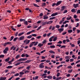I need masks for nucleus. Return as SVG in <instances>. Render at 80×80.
I'll return each mask as SVG.
<instances>
[{"label":"nucleus","mask_w":80,"mask_h":80,"mask_svg":"<svg viewBox=\"0 0 80 80\" xmlns=\"http://www.w3.org/2000/svg\"><path fill=\"white\" fill-rule=\"evenodd\" d=\"M30 62V60H27L26 62H18L15 64V66H17L18 65H20V63H29Z\"/></svg>","instance_id":"nucleus-1"},{"label":"nucleus","mask_w":80,"mask_h":80,"mask_svg":"<svg viewBox=\"0 0 80 80\" xmlns=\"http://www.w3.org/2000/svg\"><path fill=\"white\" fill-rule=\"evenodd\" d=\"M8 51V48H5L3 51L4 53H7V52Z\"/></svg>","instance_id":"nucleus-2"},{"label":"nucleus","mask_w":80,"mask_h":80,"mask_svg":"<svg viewBox=\"0 0 80 80\" xmlns=\"http://www.w3.org/2000/svg\"><path fill=\"white\" fill-rule=\"evenodd\" d=\"M58 30L59 31V33H62V32L64 30V29L63 28H60L58 29Z\"/></svg>","instance_id":"nucleus-3"},{"label":"nucleus","mask_w":80,"mask_h":80,"mask_svg":"<svg viewBox=\"0 0 80 80\" xmlns=\"http://www.w3.org/2000/svg\"><path fill=\"white\" fill-rule=\"evenodd\" d=\"M24 38H25V36H22L19 38V40H24Z\"/></svg>","instance_id":"nucleus-4"},{"label":"nucleus","mask_w":80,"mask_h":80,"mask_svg":"<svg viewBox=\"0 0 80 80\" xmlns=\"http://www.w3.org/2000/svg\"><path fill=\"white\" fill-rule=\"evenodd\" d=\"M58 15V13L56 12L55 13H53L51 15V17H54V16H56Z\"/></svg>","instance_id":"nucleus-5"},{"label":"nucleus","mask_w":80,"mask_h":80,"mask_svg":"<svg viewBox=\"0 0 80 80\" xmlns=\"http://www.w3.org/2000/svg\"><path fill=\"white\" fill-rule=\"evenodd\" d=\"M62 2V1H58L57 2L56 4V6H58V5H59L60 4H61Z\"/></svg>","instance_id":"nucleus-6"},{"label":"nucleus","mask_w":80,"mask_h":80,"mask_svg":"<svg viewBox=\"0 0 80 80\" xmlns=\"http://www.w3.org/2000/svg\"><path fill=\"white\" fill-rule=\"evenodd\" d=\"M79 5V4H74L73 6L74 7V8H77V7H78V6Z\"/></svg>","instance_id":"nucleus-7"},{"label":"nucleus","mask_w":80,"mask_h":80,"mask_svg":"<svg viewBox=\"0 0 80 80\" xmlns=\"http://www.w3.org/2000/svg\"><path fill=\"white\" fill-rule=\"evenodd\" d=\"M35 42H32L29 45V47H32L33 45V44H35Z\"/></svg>","instance_id":"nucleus-8"},{"label":"nucleus","mask_w":80,"mask_h":80,"mask_svg":"<svg viewBox=\"0 0 80 80\" xmlns=\"http://www.w3.org/2000/svg\"><path fill=\"white\" fill-rule=\"evenodd\" d=\"M14 58H12V59H11V58L10 57L8 58H7L5 60H14Z\"/></svg>","instance_id":"nucleus-9"},{"label":"nucleus","mask_w":80,"mask_h":80,"mask_svg":"<svg viewBox=\"0 0 80 80\" xmlns=\"http://www.w3.org/2000/svg\"><path fill=\"white\" fill-rule=\"evenodd\" d=\"M53 22V21H49L48 22H47L46 23L48 25H49V24H51V23H52Z\"/></svg>","instance_id":"nucleus-10"},{"label":"nucleus","mask_w":80,"mask_h":80,"mask_svg":"<svg viewBox=\"0 0 80 80\" xmlns=\"http://www.w3.org/2000/svg\"><path fill=\"white\" fill-rule=\"evenodd\" d=\"M65 6H62V7L61 8V11H63V10H64L65 9Z\"/></svg>","instance_id":"nucleus-11"},{"label":"nucleus","mask_w":80,"mask_h":80,"mask_svg":"<svg viewBox=\"0 0 80 80\" xmlns=\"http://www.w3.org/2000/svg\"><path fill=\"white\" fill-rule=\"evenodd\" d=\"M48 17L46 15H44L43 16V19L44 20H46V19H48Z\"/></svg>","instance_id":"nucleus-12"},{"label":"nucleus","mask_w":80,"mask_h":80,"mask_svg":"<svg viewBox=\"0 0 80 80\" xmlns=\"http://www.w3.org/2000/svg\"><path fill=\"white\" fill-rule=\"evenodd\" d=\"M7 78L6 77H5L4 78L2 77L0 78V80H5Z\"/></svg>","instance_id":"nucleus-13"},{"label":"nucleus","mask_w":80,"mask_h":80,"mask_svg":"<svg viewBox=\"0 0 80 80\" xmlns=\"http://www.w3.org/2000/svg\"><path fill=\"white\" fill-rule=\"evenodd\" d=\"M54 38V36H52L51 38H49V42H52V39Z\"/></svg>","instance_id":"nucleus-14"},{"label":"nucleus","mask_w":80,"mask_h":80,"mask_svg":"<svg viewBox=\"0 0 80 80\" xmlns=\"http://www.w3.org/2000/svg\"><path fill=\"white\" fill-rule=\"evenodd\" d=\"M24 24L25 25H28V22L27 21H25L24 22Z\"/></svg>","instance_id":"nucleus-15"},{"label":"nucleus","mask_w":80,"mask_h":80,"mask_svg":"<svg viewBox=\"0 0 80 80\" xmlns=\"http://www.w3.org/2000/svg\"><path fill=\"white\" fill-rule=\"evenodd\" d=\"M43 44H41V43H40L38 45V46L39 47H42V46H43Z\"/></svg>","instance_id":"nucleus-16"},{"label":"nucleus","mask_w":80,"mask_h":80,"mask_svg":"<svg viewBox=\"0 0 80 80\" xmlns=\"http://www.w3.org/2000/svg\"><path fill=\"white\" fill-rule=\"evenodd\" d=\"M47 78H48V79H52V76H47Z\"/></svg>","instance_id":"nucleus-17"},{"label":"nucleus","mask_w":80,"mask_h":80,"mask_svg":"<svg viewBox=\"0 0 80 80\" xmlns=\"http://www.w3.org/2000/svg\"><path fill=\"white\" fill-rule=\"evenodd\" d=\"M68 22H69V21H65L63 22H62L63 24H66L67 23H68Z\"/></svg>","instance_id":"nucleus-18"},{"label":"nucleus","mask_w":80,"mask_h":80,"mask_svg":"<svg viewBox=\"0 0 80 80\" xmlns=\"http://www.w3.org/2000/svg\"><path fill=\"white\" fill-rule=\"evenodd\" d=\"M24 33V32H22L21 33H20L18 34V37H20V36H22V35H23V34Z\"/></svg>","instance_id":"nucleus-19"},{"label":"nucleus","mask_w":80,"mask_h":80,"mask_svg":"<svg viewBox=\"0 0 80 80\" xmlns=\"http://www.w3.org/2000/svg\"><path fill=\"white\" fill-rule=\"evenodd\" d=\"M19 21H20V22H25V19H20L19 20Z\"/></svg>","instance_id":"nucleus-20"},{"label":"nucleus","mask_w":80,"mask_h":80,"mask_svg":"<svg viewBox=\"0 0 80 80\" xmlns=\"http://www.w3.org/2000/svg\"><path fill=\"white\" fill-rule=\"evenodd\" d=\"M71 12H76V11H75V8H73L71 10Z\"/></svg>","instance_id":"nucleus-21"},{"label":"nucleus","mask_w":80,"mask_h":80,"mask_svg":"<svg viewBox=\"0 0 80 80\" xmlns=\"http://www.w3.org/2000/svg\"><path fill=\"white\" fill-rule=\"evenodd\" d=\"M33 5L35 7H38V8L40 7V6H39L38 5H37V4H35V3H33Z\"/></svg>","instance_id":"nucleus-22"},{"label":"nucleus","mask_w":80,"mask_h":80,"mask_svg":"<svg viewBox=\"0 0 80 80\" xmlns=\"http://www.w3.org/2000/svg\"><path fill=\"white\" fill-rule=\"evenodd\" d=\"M70 45H71L72 47H75V45H74V44H72L71 43H70Z\"/></svg>","instance_id":"nucleus-23"},{"label":"nucleus","mask_w":80,"mask_h":80,"mask_svg":"<svg viewBox=\"0 0 80 80\" xmlns=\"http://www.w3.org/2000/svg\"><path fill=\"white\" fill-rule=\"evenodd\" d=\"M27 60V58H21L19 60Z\"/></svg>","instance_id":"nucleus-24"},{"label":"nucleus","mask_w":80,"mask_h":80,"mask_svg":"<svg viewBox=\"0 0 80 80\" xmlns=\"http://www.w3.org/2000/svg\"><path fill=\"white\" fill-rule=\"evenodd\" d=\"M45 5H46V3H42V7H45Z\"/></svg>","instance_id":"nucleus-25"},{"label":"nucleus","mask_w":80,"mask_h":80,"mask_svg":"<svg viewBox=\"0 0 80 80\" xmlns=\"http://www.w3.org/2000/svg\"><path fill=\"white\" fill-rule=\"evenodd\" d=\"M79 21H80V19H79L78 18H76L75 20V21L76 22H79Z\"/></svg>","instance_id":"nucleus-26"},{"label":"nucleus","mask_w":80,"mask_h":80,"mask_svg":"<svg viewBox=\"0 0 80 80\" xmlns=\"http://www.w3.org/2000/svg\"><path fill=\"white\" fill-rule=\"evenodd\" d=\"M49 53H55V52L52 50L49 51Z\"/></svg>","instance_id":"nucleus-27"},{"label":"nucleus","mask_w":80,"mask_h":80,"mask_svg":"<svg viewBox=\"0 0 80 80\" xmlns=\"http://www.w3.org/2000/svg\"><path fill=\"white\" fill-rule=\"evenodd\" d=\"M12 67H13V66H8L7 67V68H8V69L12 68Z\"/></svg>","instance_id":"nucleus-28"},{"label":"nucleus","mask_w":80,"mask_h":80,"mask_svg":"<svg viewBox=\"0 0 80 80\" xmlns=\"http://www.w3.org/2000/svg\"><path fill=\"white\" fill-rule=\"evenodd\" d=\"M73 32V31L72 29L68 30V33H72Z\"/></svg>","instance_id":"nucleus-29"},{"label":"nucleus","mask_w":80,"mask_h":80,"mask_svg":"<svg viewBox=\"0 0 80 80\" xmlns=\"http://www.w3.org/2000/svg\"><path fill=\"white\" fill-rule=\"evenodd\" d=\"M30 40H28L26 41V44L27 45V44H28V43H29L30 42Z\"/></svg>","instance_id":"nucleus-30"},{"label":"nucleus","mask_w":80,"mask_h":80,"mask_svg":"<svg viewBox=\"0 0 80 80\" xmlns=\"http://www.w3.org/2000/svg\"><path fill=\"white\" fill-rule=\"evenodd\" d=\"M55 47V46L54 45L50 46V48H54Z\"/></svg>","instance_id":"nucleus-31"},{"label":"nucleus","mask_w":80,"mask_h":80,"mask_svg":"<svg viewBox=\"0 0 80 80\" xmlns=\"http://www.w3.org/2000/svg\"><path fill=\"white\" fill-rule=\"evenodd\" d=\"M32 35H30L27 37V38H32Z\"/></svg>","instance_id":"nucleus-32"},{"label":"nucleus","mask_w":80,"mask_h":80,"mask_svg":"<svg viewBox=\"0 0 80 80\" xmlns=\"http://www.w3.org/2000/svg\"><path fill=\"white\" fill-rule=\"evenodd\" d=\"M39 67H40V68H44V66L42 65H39Z\"/></svg>","instance_id":"nucleus-33"},{"label":"nucleus","mask_w":80,"mask_h":80,"mask_svg":"<svg viewBox=\"0 0 80 80\" xmlns=\"http://www.w3.org/2000/svg\"><path fill=\"white\" fill-rule=\"evenodd\" d=\"M20 75H24V72H20L19 73Z\"/></svg>","instance_id":"nucleus-34"},{"label":"nucleus","mask_w":80,"mask_h":80,"mask_svg":"<svg viewBox=\"0 0 80 80\" xmlns=\"http://www.w3.org/2000/svg\"><path fill=\"white\" fill-rule=\"evenodd\" d=\"M2 45L4 46V47H6V45H7V43L6 42L5 43H3V44H2Z\"/></svg>","instance_id":"nucleus-35"},{"label":"nucleus","mask_w":80,"mask_h":80,"mask_svg":"<svg viewBox=\"0 0 80 80\" xmlns=\"http://www.w3.org/2000/svg\"><path fill=\"white\" fill-rule=\"evenodd\" d=\"M65 18H66L65 17L63 18L62 19L61 21H62V22H64V21H65Z\"/></svg>","instance_id":"nucleus-36"},{"label":"nucleus","mask_w":80,"mask_h":80,"mask_svg":"<svg viewBox=\"0 0 80 80\" xmlns=\"http://www.w3.org/2000/svg\"><path fill=\"white\" fill-rule=\"evenodd\" d=\"M71 18H72V17H70V18H67L66 19L67 20H70V19Z\"/></svg>","instance_id":"nucleus-37"},{"label":"nucleus","mask_w":80,"mask_h":80,"mask_svg":"<svg viewBox=\"0 0 80 80\" xmlns=\"http://www.w3.org/2000/svg\"><path fill=\"white\" fill-rule=\"evenodd\" d=\"M66 41L67 42H70V40H69V39H66Z\"/></svg>","instance_id":"nucleus-38"},{"label":"nucleus","mask_w":80,"mask_h":80,"mask_svg":"<svg viewBox=\"0 0 80 80\" xmlns=\"http://www.w3.org/2000/svg\"><path fill=\"white\" fill-rule=\"evenodd\" d=\"M77 17H78V16H77V15H74L73 18H77Z\"/></svg>","instance_id":"nucleus-39"},{"label":"nucleus","mask_w":80,"mask_h":80,"mask_svg":"<svg viewBox=\"0 0 80 80\" xmlns=\"http://www.w3.org/2000/svg\"><path fill=\"white\" fill-rule=\"evenodd\" d=\"M73 70L71 69V70H68V73H72V72Z\"/></svg>","instance_id":"nucleus-40"},{"label":"nucleus","mask_w":80,"mask_h":80,"mask_svg":"<svg viewBox=\"0 0 80 80\" xmlns=\"http://www.w3.org/2000/svg\"><path fill=\"white\" fill-rule=\"evenodd\" d=\"M55 27L57 28H59H59H60V25H56L55 26Z\"/></svg>","instance_id":"nucleus-41"},{"label":"nucleus","mask_w":80,"mask_h":80,"mask_svg":"<svg viewBox=\"0 0 80 80\" xmlns=\"http://www.w3.org/2000/svg\"><path fill=\"white\" fill-rule=\"evenodd\" d=\"M46 42H47V41L46 40H45L42 42V43H43V44H44Z\"/></svg>","instance_id":"nucleus-42"},{"label":"nucleus","mask_w":80,"mask_h":80,"mask_svg":"<svg viewBox=\"0 0 80 80\" xmlns=\"http://www.w3.org/2000/svg\"><path fill=\"white\" fill-rule=\"evenodd\" d=\"M12 43V42H6V44L7 45H10Z\"/></svg>","instance_id":"nucleus-43"},{"label":"nucleus","mask_w":80,"mask_h":80,"mask_svg":"<svg viewBox=\"0 0 80 80\" xmlns=\"http://www.w3.org/2000/svg\"><path fill=\"white\" fill-rule=\"evenodd\" d=\"M4 56L5 55L2 54L0 55V58H3V57H4Z\"/></svg>","instance_id":"nucleus-44"},{"label":"nucleus","mask_w":80,"mask_h":80,"mask_svg":"<svg viewBox=\"0 0 80 80\" xmlns=\"http://www.w3.org/2000/svg\"><path fill=\"white\" fill-rule=\"evenodd\" d=\"M55 18H56L55 17L51 18H49V20H53V19H55Z\"/></svg>","instance_id":"nucleus-45"},{"label":"nucleus","mask_w":80,"mask_h":80,"mask_svg":"<svg viewBox=\"0 0 80 80\" xmlns=\"http://www.w3.org/2000/svg\"><path fill=\"white\" fill-rule=\"evenodd\" d=\"M57 43L59 44H62V41H59L58 42H57Z\"/></svg>","instance_id":"nucleus-46"},{"label":"nucleus","mask_w":80,"mask_h":80,"mask_svg":"<svg viewBox=\"0 0 80 80\" xmlns=\"http://www.w3.org/2000/svg\"><path fill=\"white\" fill-rule=\"evenodd\" d=\"M13 38H14V37H13V36H12L10 38L11 39L10 40V41H12V40L13 39Z\"/></svg>","instance_id":"nucleus-47"},{"label":"nucleus","mask_w":80,"mask_h":80,"mask_svg":"<svg viewBox=\"0 0 80 80\" xmlns=\"http://www.w3.org/2000/svg\"><path fill=\"white\" fill-rule=\"evenodd\" d=\"M32 35L33 37H37V35L36 34H32Z\"/></svg>","instance_id":"nucleus-48"},{"label":"nucleus","mask_w":80,"mask_h":80,"mask_svg":"<svg viewBox=\"0 0 80 80\" xmlns=\"http://www.w3.org/2000/svg\"><path fill=\"white\" fill-rule=\"evenodd\" d=\"M13 61V60L10 61L8 62V63H9V64H12L11 63Z\"/></svg>","instance_id":"nucleus-49"},{"label":"nucleus","mask_w":80,"mask_h":80,"mask_svg":"<svg viewBox=\"0 0 80 80\" xmlns=\"http://www.w3.org/2000/svg\"><path fill=\"white\" fill-rule=\"evenodd\" d=\"M57 38L56 37L54 38L53 40V41H54V42H55L56 41V40H57Z\"/></svg>","instance_id":"nucleus-50"},{"label":"nucleus","mask_w":80,"mask_h":80,"mask_svg":"<svg viewBox=\"0 0 80 80\" xmlns=\"http://www.w3.org/2000/svg\"><path fill=\"white\" fill-rule=\"evenodd\" d=\"M30 66H28L27 67L26 69L28 70H29L30 69Z\"/></svg>","instance_id":"nucleus-51"},{"label":"nucleus","mask_w":80,"mask_h":80,"mask_svg":"<svg viewBox=\"0 0 80 80\" xmlns=\"http://www.w3.org/2000/svg\"><path fill=\"white\" fill-rule=\"evenodd\" d=\"M57 80H61V79H62V77H58L57 78Z\"/></svg>","instance_id":"nucleus-52"},{"label":"nucleus","mask_w":80,"mask_h":80,"mask_svg":"<svg viewBox=\"0 0 80 80\" xmlns=\"http://www.w3.org/2000/svg\"><path fill=\"white\" fill-rule=\"evenodd\" d=\"M36 38H37V39H40V38H41V36H40L37 37H36Z\"/></svg>","instance_id":"nucleus-53"},{"label":"nucleus","mask_w":80,"mask_h":80,"mask_svg":"<svg viewBox=\"0 0 80 80\" xmlns=\"http://www.w3.org/2000/svg\"><path fill=\"white\" fill-rule=\"evenodd\" d=\"M17 40V38H15L13 40V42L16 41Z\"/></svg>","instance_id":"nucleus-54"},{"label":"nucleus","mask_w":80,"mask_h":80,"mask_svg":"<svg viewBox=\"0 0 80 80\" xmlns=\"http://www.w3.org/2000/svg\"><path fill=\"white\" fill-rule=\"evenodd\" d=\"M30 33H32V32H31V31L28 32L27 33V35H30Z\"/></svg>","instance_id":"nucleus-55"},{"label":"nucleus","mask_w":80,"mask_h":80,"mask_svg":"<svg viewBox=\"0 0 80 80\" xmlns=\"http://www.w3.org/2000/svg\"><path fill=\"white\" fill-rule=\"evenodd\" d=\"M29 72H30V71L26 70L24 72V73H29Z\"/></svg>","instance_id":"nucleus-56"},{"label":"nucleus","mask_w":80,"mask_h":80,"mask_svg":"<svg viewBox=\"0 0 80 80\" xmlns=\"http://www.w3.org/2000/svg\"><path fill=\"white\" fill-rule=\"evenodd\" d=\"M62 35H64L66 34H67V32H63L62 33Z\"/></svg>","instance_id":"nucleus-57"},{"label":"nucleus","mask_w":80,"mask_h":80,"mask_svg":"<svg viewBox=\"0 0 80 80\" xmlns=\"http://www.w3.org/2000/svg\"><path fill=\"white\" fill-rule=\"evenodd\" d=\"M51 34V33H49L47 34V36L48 37H50V35Z\"/></svg>","instance_id":"nucleus-58"},{"label":"nucleus","mask_w":80,"mask_h":80,"mask_svg":"<svg viewBox=\"0 0 80 80\" xmlns=\"http://www.w3.org/2000/svg\"><path fill=\"white\" fill-rule=\"evenodd\" d=\"M18 75H19V73H17L14 75V76L15 77H17V76H18Z\"/></svg>","instance_id":"nucleus-59"},{"label":"nucleus","mask_w":80,"mask_h":80,"mask_svg":"<svg viewBox=\"0 0 80 80\" xmlns=\"http://www.w3.org/2000/svg\"><path fill=\"white\" fill-rule=\"evenodd\" d=\"M72 68V67L71 66H70L68 67V68H70V69H71Z\"/></svg>","instance_id":"nucleus-60"},{"label":"nucleus","mask_w":80,"mask_h":80,"mask_svg":"<svg viewBox=\"0 0 80 80\" xmlns=\"http://www.w3.org/2000/svg\"><path fill=\"white\" fill-rule=\"evenodd\" d=\"M20 57V55H18L16 57V58L17 59L18 58Z\"/></svg>","instance_id":"nucleus-61"},{"label":"nucleus","mask_w":80,"mask_h":80,"mask_svg":"<svg viewBox=\"0 0 80 80\" xmlns=\"http://www.w3.org/2000/svg\"><path fill=\"white\" fill-rule=\"evenodd\" d=\"M63 43H66V40H63L62 41Z\"/></svg>","instance_id":"nucleus-62"},{"label":"nucleus","mask_w":80,"mask_h":80,"mask_svg":"<svg viewBox=\"0 0 80 80\" xmlns=\"http://www.w3.org/2000/svg\"><path fill=\"white\" fill-rule=\"evenodd\" d=\"M55 26H53L52 28V30H54V29H55Z\"/></svg>","instance_id":"nucleus-63"},{"label":"nucleus","mask_w":80,"mask_h":80,"mask_svg":"<svg viewBox=\"0 0 80 80\" xmlns=\"http://www.w3.org/2000/svg\"><path fill=\"white\" fill-rule=\"evenodd\" d=\"M77 13H80V10H78L77 11Z\"/></svg>","instance_id":"nucleus-64"}]
</instances>
